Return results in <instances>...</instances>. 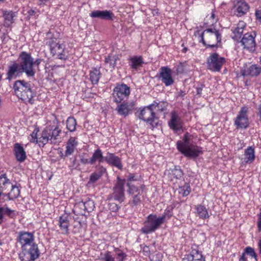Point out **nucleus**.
Here are the masks:
<instances>
[{
	"instance_id": "nucleus-1",
	"label": "nucleus",
	"mask_w": 261,
	"mask_h": 261,
	"mask_svg": "<svg viewBox=\"0 0 261 261\" xmlns=\"http://www.w3.org/2000/svg\"><path fill=\"white\" fill-rule=\"evenodd\" d=\"M39 128L35 127L29 137V140L33 143H42L45 144L48 141L51 142L56 141L61 133V129L59 127V121L54 117L53 120H49L46 123V126L42 132L40 137H38L37 134Z\"/></svg>"
},
{
	"instance_id": "nucleus-2",
	"label": "nucleus",
	"mask_w": 261,
	"mask_h": 261,
	"mask_svg": "<svg viewBox=\"0 0 261 261\" xmlns=\"http://www.w3.org/2000/svg\"><path fill=\"white\" fill-rule=\"evenodd\" d=\"M196 137L189 133H186L180 140L176 142L177 150L187 158L195 159L202 154L201 147L196 142Z\"/></svg>"
},
{
	"instance_id": "nucleus-3",
	"label": "nucleus",
	"mask_w": 261,
	"mask_h": 261,
	"mask_svg": "<svg viewBox=\"0 0 261 261\" xmlns=\"http://www.w3.org/2000/svg\"><path fill=\"white\" fill-rule=\"evenodd\" d=\"M13 88L16 95L25 104L34 103L36 91L31 82L18 80L14 83Z\"/></svg>"
},
{
	"instance_id": "nucleus-4",
	"label": "nucleus",
	"mask_w": 261,
	"mask_h": 261,
	"mask_svg": "<svg viewBox=\"0 0 261 261\" xmlns=\"http://www.w3.org/2000/svg\"><path fill=\"white\" fill-rule=\"evenodd\" d=\"M200 37L203 44L211 48L217 47L218 43L221 40V34L214 28L205 30Z\"/></svg>"
},
{
	"instance_id": "nucleus-5",
	"label": "nucleus",
	"mask_w": 261,
	"mask_h": 261,
	"mask_svg": "<svg viewBox=\"0 0 261 261\" xmlns=\"http://www.w3.org/2000/svg\"><path fill=\"white\" fill-rule=\"evenodd\" d=\"M162 220L155 214H150L146 218L141 231L144 234H149L155 231L163 224Z\"/></svg>"
},
{
	"instance_id": "nucleus-6",
	"label": "nucleus",
	"mask_w": 261,
	"mask_h": 261,
	"mask_svg": "<svg viewBox=\"0 0 261 261\" xmlns=\"http://www.w3.org/2000/svg\"><path fill=\"white\" fill-rule=\"evenodd\" d=\"M40 251L38 245L33 243L29 246L21 248V251L19 254L21 261H34L39 257Z\"/></svg>"
},
{
	"instance_id": "nucleus-7",
	"label": "nucleus",
	"mask_w": 261,
	"mask_h": 261,
	"mask_svg": "<svg viewBox=\"0 0 261 261\" xmlns=\"http://www.w3.org/2000/svg\"><path fill=\"white\" fill-rule=\"evenodd\" d=\"M248 108L242 107L234 120V125L237 129H246L249 125L248 115Z\"/></svg>"
},
{
	"instance_id": "nucleus-8",
	"label": "nucleus",
	"mask_w": 261,
	"mask_h": 261,
	"mask_svg": "<svg viewBox=\"0 0 261 261\" xmlns=\"http://www.w3.org/2000/svg\"><path fill=\"white\" fill-rule=\"evenodd\" d=\"M154 104H152L144 108L140 112L139 118L149 124L152 128H154L158 124V119L155 117V113L153 112L152 107Z\"/></svg>"
},
{
	"instance_id": "nucleus-9",
	"label": "nucleus",
	"mask_w": 261,
	"mask_h": 261,
	"mask_svg": "<svg viewBox=\"0 0 261 261\" xmlns=\"http://www.w3.org/2000/svg\"><path fill=\"white\" fill-rule=\"evenodd\" d=\"M130 93L129 88L125 84H117L113 89V97L115 102L120 103Z\"/></svg>"
},
{
	"instance_id": "nucleus-10",
	"label": "nucleus",
	"mask_w": 261,
	"mask_h": 261,
	"mask_svg": "<svg viewBox=\"0 0 261 261\" xmlns=\"http://www.w3.org/2000/svg\"><path fill=\"white\" fill-rule=\"evenodd\" d=\"M174 73L167 66H162L159 73V77L164 85L168 87L173 84L174 82Z\"/></svg>"
},
{
	"instance_id": "nucleus-11",
	"label": "nucleus",
	"mask_w": 261,
	"mask_h": 261,
	"mask_svg": "<svg viewBox=\"0 0 261 261\" xmlns=\"http://www.w3.org/2000/svg\"><path fill=\"white\" fill-rule=\"evenodd\" d=\"M233 3L232 11L238 17L245 15L249 10V5L244 0H236Z\"/></svg>"
},
{
	"instance_id": "nucleus-12",
	"label": "nucleus",
	"mask_w": 261,
	"mask_h": 261,
	"mask_svg": "<svg viewBox=\"0 0 261 261\" xmlns=\"http://www.w3.org/2000/svg\"><path fill=\"white\" fill-rule=\"evenodd\" d=\"M255 38V34L254 33H246L242 37L241 43L244 48L250 52H253L255 50L256 47Z\"/></svg>"
},
{
	"instance_id": "nucleus-13",
	"label": "nucleus",
	"mask_w": 261,
	"mask_h": 261,
	"mask_svg": "<svg viewBox=\"0 0 261 261\" xmlns=\"http://www.w3.org/2000/svg\"><path fill=\"white\" fill-rule=\"evenodd\" d=\"M19 65H39L41 64V60L37 59L34 60L31 54L26 51H22L17 59Z\"/></svg>"
},
{
	"instance_id": "nucleus-14",
	"label": "nucleus",
	"mask_w": 261,
	"mask_h": 261,
	"mask_svg": "<svg viewBox=\"0 0 261 261\" xmlns=\"http://www.w3.org/2000/svg\"><path fill=\"white\" fill-rule=\"evenodd\" d=\"M124 180L118 177L117 183L113 188L112 196L115 200L120 202L123 201L124 199Z\"/></svg>"
},
{
	"instance_id": "nucleus-15",
	"label": "nucleus",
	"mask_w": 261,
	"mask_h": 261,
	"mask_svg": "<svg viewBox=\"0 0 261 261\" xmlns=\"http://www.w3.org/2000/svg\"><path fill=\"white\" fill-rule=\"evenodd\" d=\"M17 241L21 245V248L29 247L34 241V235L33 233L27 231H20L18 232Z\"/></svg>"
},
{
	"instance_id": "nucleus-16",
	"label": "nucleus",
	"mask_w": 261,
	"mask_h": 261,
	"mask_svg": "<svg viewBox=\"0 0 261 261\" xmlns=\"http://www.w3.org/2000/svg\"><path fill=\"white\" fill-rule=\"evenodd\" d=\"M51 53L54 56H57L59 59H64L66 57L65 45L59 42H52L50 43Z\"/></svg>"
},
{
	"instance_id": "nucleus-17",
	"label": "nucleus",
	"mask_w": 261,
	"mask_h": 261,
	"mask_svg": "<svg viewBox=\"0 0 261 261\" xmlns=\"http://www.w3.org/2000/svg\"><path fill=\"white\" fill-rule=\"evenodd\" d=\"M169 127L175 132L180 130L182 127V122L181 118L175 112L171 113V117L170 120L168 122Z\"/></svg>"
},
{
	"instance_id": "nucleus-18",
	"label": "nucleus",
	"mask_w": 261,
	"mask_h": 261,
	"mask_svg": "<svg viewBox=\"0 0 261 261\" xmlns=\"http://www.w3.org/2000/svg\"><path fill=\"white\" fill-rule=\"evenodd\" d=\"M105 161L109 165L115 166L119 169L122 168L121 160L120 158L116 155L114 153L107 152L105 156Z\"/></svg>"
},
{
	"instance_id": "nucleus-19",
	"label": "nucleus",
	"mask_w": 261,
	"mask_h": 261,
	"mask_svg": "<svg viewBox=\"0 0 261 261\" xmlns=\"http://www.w3.org/2000/svg\"><path fill=\"white\" fill-rule=\"evenodd\" d=\"M78 145L77 139L76 137H70L69 140H68L66 147V150L65 152V154L64 155L62 152L61 156V158H64L65 156H68L71 154H72L76 146Z\"/></svg>"
},
{
	"instance_id": "nucleus-20",
	"label": "nucleus",
	"mask_w": 261,
	"mask_h": 261,
	"mask_svg": "<svg viewBox=\"0 0 261 261\" xmlns=\"http://www.w3.org/2000/svg\"><path fill=\"white\" fill-rule=\"evenodd\" d=\"M90 17L92 18H98L102 19L110 20L112 19L114 14L111 11L108 10H95L91 12L90 14Z\"/></svg>"
},
{
	"instance_id": "nucleus-21",
	"label": "nucleus",
	"mask_w": 261,
	"mask_h": 261,
	"mask_svg": "<svg viewBox=\"0 0 261 261\" xmlns=\"http://www.w3.org/2000/svg\"><path fill=\"white\" fill-rule=\"evenodd\" d=\"M246 26V23L243 21H240L237 24L236 27L232 29V38L235 41H239L241 38L244 29Z\"/></svg>"
},
{
	"instance_id": "nucleus-22",
	"label": "nucleus",
	"mask_w": 261,
	"mask_h": 261,
	"mask_svg": "<svg viewBox=\"0 0 261 261\" xmlns=\"http://www.w3.org/2000/svg\"><path fill=\"white\" fill-rule=\"evenodd\" d=\"M133 108L134 105L133 103L123 102L118 105L116 110L119 115L126 116L129 114Z\"/></svg>"
},
{
	"instance_id": "nucleus-23",
	"label": "nucleus",
	"mask_w": 261,
	"mask_h": 261,
	"mask_svg": "<svg viewBox=\"0 0 261 261\" xmlns=\"http://www.w3.org/2000/svg\"><path fill=\"white\" fill-rule=\"evenodd\" d=\"M14 152L16 160L19 162H23L27 158L26 153L23 147L19 143L14 145Z\"/></svg>"
},
{
	"instance_id": "nucleus-24",
	"label": "nucleus",
	"mask_w": 261,
	"mask_h": 261,
	"mask_svg": "<svg viewBox=\"0 0 261 261\" xmlns=\"http://www.w3.org/2000/svg\"><path fill=\"white\" fill-rule=\"evenodd\" d=\"M59 225L62 230V233L67 234L69 233V221L68 216L64 214L59 219Z\"/></svg>"
},
{
	"instance_id": "nucleus-25",
	"label": "nucleus",
	"mask_w": 261,
	"mask_h": 261,
	"mask_svg": "<svg viewBox=\"0 0 261 261\" xmlns=\"http://www.w3.org/2000/svg\"><path fill=\"white\" fill-rule=\"evenodd\" d=\"M208 65H222L226 63L225 59L217 53L211 55L207 59Z\"/></svg>"
},
{
	"instance_id": "nucleus-26",
	"label": "nucleus",
	"mask_w": 261,
	"mask_h": 261,
	"mask_svg": "<svg viewBox=\"0 0 261 261\" xmlns=\"http://www.w3.org/2000/svg\"><path fill=\"white\" fill-rule=\"evenodd\" d=\"M22 73L23 66H10L7 72V79H15L21 75Z\"/></svg>"
},
{
	"instance_id": "nucleus-27",
	"label": "nucleus",
	"mask_w": 261,
	"mask_h": 261,
	"mask_svg": "<svg viewBox=\"0 0 261 261\" xmlns=\"http://www.w3.org/2000/svg\"><path fill=\"white\" fill-rule=\"evenodd\" d=\"M244 162L246 164H251L255 160V150L252 146L248 147L244 151Z\"/></svg>"
},
{
	"instance_id": "nucleus-28",
	"label": "nucleus",
	"mask_w": 261,
	"mask_h": 261,
	"mask_svg": "<svg viewBox=\"0 0 261 261\" xmlns=\"http://www.w3.org/2000/svg\"><path fill=\"white\" fill-rule=\"evenodd\" d=\"M261 72L260 66H249L242 71L243 76L250 75L252 76L258 75Z\"/></svg>"
},
{
	"instance_id": "nucleus-29",
	"label": "nucleus",
	"mask_w": 261,
	"mask_h": 261,
	"mask_svg": "<svg viewBox=\"0 0 261 261\" xmlns=\"http://www.w3.org/2000/svg\"><path fill=\"white\" fill-rule=\"evenodd\" d=\"M4 18V25L6 27H10L14 22L15 13L11 11H5L3 13Z\"/></svg>"
},
{
	"instance_id": "nucleus-30",
	"label": "nucleus",
	"mask_w": 261,
	"mask_h": 261,
	"mask_svg": "<svg viewBox=\"0 0 261 261\" xmlns=\"http://www.w3.org/2000/svg\"><path fill=\"white\" fill-rule=\"evenodd\" d=\"M90 158L93 165L96 162L101 163L105 161V157L103 156L102 150L99 148H97L94 151Z\"/></svg>"
},
{
	"instance_id": "nucleus-31",
	"label": "nucleus",
	"mask_w": 261,
	"mask_h": 261,
	"mask_svg": "<svg viewBox=\"0 0 261 261\" xmlns=\"http://www.w3.org/2000/svg\"><path fill=\"white\" fill-rule=\"evenodd\" d=\"M9 189H10V191L7 194L8 200H13L19 196L20 189L17 185L12 184Z\"/></svg>"
},
{
	"instance_id": "nucleus-32",
	"label": "nucleus",
	"mask_w": 261,
	"mask_h": 261,
	"mask_svg": "<svg viewBox=\"0 0 261 261\" xmlns=\"http://www.w3.org/2000/svg\"><path fill=\"white\" fill-rule=\"evenodd\" d=\"M197 215L201 219H206L210 217L207 210L206 207L201 204L195 206Z\"/></svg>"
},
{
	"instance_id": "nucleus-33",
	"label": "nucleus",
	"mask_w": 261,
	"mask_h": 261,
	"mask_svg": "<svg viewBox=\"0 0 261 261\" xmlns=\"http://www.w3.org/2000/svg\"><path fill=\"white\" fill-rule=\"evenodd\" d=\"M12 184L10 180L7 177L5 174L0 176V190L3 191L9 189Z\"/></svg>"
},
{
	"instance_id": "nucleus-34",
	"label": "nucleus",
	"mask_w": 261,
	"mask_h": 261,
	"mask_svg": "<svg viewBox=\"0 0 261 261\" xmlns=\"http://www.w3.org/2000/svg\"><path fill=\"white\" fill-rule=\"evenodd\" d=\"M99 69V67H94L90 71V80L93 84H96L99 81L100 76Z\"/></svg>"
},
{
	"instance_id": "nucleus-35",
	"label": "nucleus",
	"mask_w": 261,
	"mask_h": 261,
	"mask_svg": "<svg viewBox=\"0 0 261 261\" xmlns=\"http://www.w3.org/2000/svg\"><path fill=\"white\" fill-rule=\"evenodd\" d=\"M115 261H127V255L122 250L118 248H115L114 249Z\"/></svg>"
},
{
	"instance_id": "nucleus-36",
	"label": "nucleus",
	"mask_w": 261,
	"mask_h": 261,
	"mask_svg": "<svg viewBox=\"0 0 261 261\" xmlns=\"http://www.w3.org/2000/svg\"><path fill=\"white\" fill-rule=\"evenodd\" d=\"M77 123L75 119L73 117H69L66 120V128L70 132H73L76 130Z\"/></svg>"
},
{
	"instance_id": "nucleus-37",
	"label": "nucleus",
	"mask_w": 261,
	"mask_h": 261,
	"mask_svg": "<svg viewBox=\"0 0 261 261\" xmlns=\"http://www.w3.org/2000/svg\"><path fill=\"white\" fill-rule=\"evenodd\" d=\"M169 174L171 177L173 176L176 179H180L183 176V172L178 166H175Z\"/></svg>"
},
{
	"instance_id": "nucleus-38",
	"label": "nucleus",
	"mask_w": 261,
	"mask_h": 261,
	"mask_svg": "<svg viewBox=\"0 0 261 261\" xmlns=\"http://www.w3.org/2000/svg\"><path fill=\"white\" fill-rule=\"evenodd\" d=\"M178 193L183 196H187L191 192V187L188 183H185L184 186H180L178 189Z\"/></svg>"
},
{
	"instance_id": "nucleus-39",
	"label": "nucleus",
	"mask_w": 261,
	"mask_h": 261,
	"mask_svg": "<svg viewBox=\"0 0 261 261\" xmlns=\"http://www.w3.org/2000/svg\"><path fill=\"white\" fill-rule=\"evenodd\" d=\"M100 260L101 261H115L114 252L106 251L101 254Z\"/></svg>"
},
{
	"instance_id": "nucleus-40",
	"label": "nucleus",
	"mask_w": 261,
	"mask_h": 261,
	"mask_svg": "<svg viewBox=\"0 0 261 261\" xmlns=\"http://www.w3.org/2000/svg\"><path fill=\"white\" fill-rule=\"evenodd\" d=\"M173 216L172 208L168 207L164 211L163 214L161 216H158L161 218L164 223L166 221L169 220Z\"/></svg>"
},
{
	"instance_id": "nucleus-41",
	"label": "nucleus",
	"mask_w": 261,
	"mask_h": 261,
	"mask_svg": "<svg viewBox=\"0 0 261 261\" xmlns=\"http://www.w3.org/2000/svg\"><path fill=\"white\" fill-rule=\"evenodd\" d=\"M83 205L85 210L89 213L92 212L95 207L94 201L90 199L83 202Z\"/></svg>"
},
{
	"instance_id": "nucleus-42",
	"label": "nucleus",
	"mask_w": 261,
	"mask_h": 261,
	"mask_svg": "<svg viewBox=\"0 0 261 261\" xmlns=\"http://www.w3.org/2000/svg\"><path fill=\"white\" fill-rule=\"evenodd\" d=\"M129 60L132 64V65H140L145 63L142 57L140 56L130 57Z\"/></svg>"
},
{
	"instance_id": "nucleus-43",
	"label": "nucleus",
	"mask_w": 261,
	"mask_h": 261,
	"mask_svg": "<svg viewBox=\"0 0 261 261\" xmlns=\"http://www.w3.org/2000/svg\"><path fill=\"white\" fill-rule=\"evenodd\" d=\"M25 73L28 77H32L36 72L33 66H23V73Z\"/></svg>"
},
{
	"instance_id": "nucleus-44",
	"label": "nucleus",
	"mask_w": 261,
	"mask_h": 261,
	"mask_svg": "<svg viewBox=\"0 0 261 261\" xmlns=\"http://www.w3.org/2000/svg\"><path fill=\"white\" fill-rule=\"evenodd\" d=\"M244 251L246 254L250 255L251 257L254 258L256 261L257 260V254L253 248L251 247H247L245 249Z\"/></svg>"
},
{
	"instance_id": "nucleus-45",
	"label": "nucleus",
	"mask_w": 261,
	"mask_h": 261,
	"mask_svg": "<svg viewBox=\"0 0 261 261\" xmlns=\"http://www.w3.org/2000/svg\"><path fill=\"white\" fill-rule=\"evenodd\" d=\"M192 256L196 260L200 261L204 257L201 253L198 250H193L192 251Z\"/></svg>"
},
{
	"instance_id": "nucleus-46",
	"label": "nucleus",
	"mask_w": 261,
	"mask_h": 261,
	"mask_svg": "<svg viewBox=\"0 0 261 261\" xmlns=\"http://www.w3.org/2000/svg\"><path fill=\"white\" fill-rule=\"evenodd\" d=\"M100 174H98L96 172L92 173L90 176L89 182L94 183L100 177Z\"/></svg>"
},
{
	"instance_id": "nucleus-47",
	"label": "nucleus",
	"mask_w": 261,
	"mask_h": 261,
	"mask_svg": "<svg viewBox=\"0 0 261 261\" xmlns=\"http://www.w3.org/2000/svg\"><path fill=\"white\" fill-rule=\"evenodd\" d=\"M127 186L129 188L128 192L129 194H134L135 193L138 192V189L137 187L131 185L129 182L127 183Z\"/></svg>"
},
{
	"instance_id": "nucleus-48",
	"label": "nucleus",
	"mask_w": 261,
	"mask_h": 261,
	"mask_svg": "<svg viewBox=\"0 0 261 261\" xmlns=\"http://www.w3.org/2000/svg\"><path fill=\"white\" fill-rule=\"evenodd\" d=\"M151 261H162V255L160 253H157L151 256Z\"/></svg>"
},
{
	"instance_id": "nucleus-49",
	"label": "nucleus",
	"mask_w": 261,
	"mask_h": 261,
	"mask_svg": "<svg viewBox=\"0 0 261 261\" xmlns=\"http://www.w3.org/2000/svg\"><path fill=\"white\" fill-rule=\"evenodd\" d=\"M140 196L139 195V193L136 195H135L133 199V203L135 205H137L140 203Z\"/></svg>"
},
{
	"instance_id": "nucleus-50",
	"label": "nucleus",
	"mask_w": 261,
	"mask_h": 261,
	"mask_svg": "<svg viewBox=\"0 0 261 261\" xmlns=\"http://www.w3.org/2000/svg\"><path fill=\"white\" fill-rule=\"evenodd\" d=\"M3 215H4V214H6L9 216H11L14 213V211L13 210H11V209L9 208L8 207H6V208L3 207Z\"/></svg>"
},
{
	"instance_id": "nucleus-51",
	"label": "nucleus",
	"mask_w": 261,
	"mask_h": 261,
	"mask_svg": "<svg viewBox=\"0 0 261 261\" xmlns=\"http://www.w3.org/2000/svg\"><path fill=\"white\" fill-rule=\"evenodd\" d=\"M221 66H208V69L214 72H219Z\"/></svg>"
},
{
	"instance_id": "nucleus-52",
	"label": "nucleus",
	"mask_w": 261,
	"mask_h": 261,
	"mask_svg": "<svg viewBox=\"0 0 261 261\" xmlns=\"http://www.w3.org/2000/svg\"><path fill=\"white\" fill-rule=\"evenodd\" d=\"M106 171V169L104 167L101 166L98 167V172L96 173L98 174H100V176H102Z\"/></svg>"
},
{
	"instance_id": "nucleus-53",
	"label": "nucleus",
	"mask_w": 261,
	"mask_h": 261,
	"mask_svg": "<svg viewBox=\"0 0 261 261\" xmlns=\"http://www.w3.org/2000/svg\"><path fill=\"white\" fill-rule=\"evenodd\" d=\"M81 162L84 164L93 165L92 162H91V158H90L89 159H85V158H81Z\"/></svg>"
},
{
	"instance_id": "nucleus-54",
	"label": "nucleus",
	"mask_w": 261,
	"mask_h": 261,
	"mask_svg": "<svg viewBox=\"0 0 261 261\" xmlns=\"http://www.w3.org/2000/svg\"><path fill=\"white\" fill-rule=\"evenodd\" d=\"M127 179L128 181H134L137 180L136 177L135 176L134 174L129 173L127 176Z\"/></svg>"
},
{
	"instance_id": "nucleus-55",
	"label": "nucleus",
	"mask_w": 261,
	"mask_h": 261,
	"mask_svg": "<svg viewBox=\"0 0 261 261\" xmlns=\"http://www.w3.org/2000/svg\"><path fill=\"white\" fill-rule=\"evenodd\" d=\"M255 14L256 19L261 23V10H256Z\"/></svg>"
},
{
	"instance_id": "nucleus-56",
	"label": "nucleus",
	"mask_w": 261,
	"mask_h": 261,
	"mask_svg": "<svg viewBox=\"0 0 261 261\" xmlns=\"http://www.w3.org/2000/svg\"><path fill=\"white\" fill-rule=\"evenodd\" d=\"M7 199V194H5L2 192H0V202H3Z\"/></svg>"
},
{
	"instance_id": "nucleus-57",
	"label": "nucleus",
	"mask_w": 261,
	"mask_h": 261,
	"mask_svg": "<svg viewBox=\"0 0 261 261\" xmlns=\"http://www.w3.org/2000/svg\"><path fill=\"white\" fill-rule=\"evenodd\" d=\"M212 20L211 23L213 24L214 22H216L217 20V19L216 18V15L214 11L212 12L211 16L209 17Z\"/></svg>"
},
{
	"instance_id": "nucleus-58",
	"label": "nucleus",
	"mask_w": 261,
	"mask_h": 261,
	"mask_svg": "<svg viewBox=\"0 0 261 261\" xmlns=\"http://www.w3.org/2000/svg\"><path fill=\"white\" fill-rule=\"evenodd\" d=\"M257 225L258 230L259 232H260L261 231V218H258Z\"/></svg>"
},
{
	"instance_id": "nucleus-59",
	"label": "nucleus",
	"mask_w": 261,
	"mask_h": 261,
	"mask_svg": "<svg viewBox=\"0 0 261 261\" xmlns=\"http://www.w3.org/2000/svg\"><path fill=\"white\" fill-rule=\"evenodd\" d=\"M257 115L259 117L260 120H261V103L258 106L257 108Z\"/></svg>"
},
{
	"instance_id": "nucleus-60",
	"label": "nucleus",
	"mask_w": 261,
	"mask_h": 261,
	"mask_svg": "<svg viewBox=\"0 0 261 261\" xmlns=\"http://www.w3.org/2000/svg\"><path fill=\"white\" fill-rule=\"evenodd\" d=\"M3 208L0 207V224L2 222L3 219Z\"/></svg>"
},
{
	"instance_id": "nucleus-61",
	"label": "nucleus",
	"mask_w": 261,
	"mask_h": 261,
	"mask_svg": "<svg viewBox=\"0 0 261 261\" xmlns=\"http://www.w3.org/2000/svg\"><path fill=\"white\" fill-rule=\"evenodd\" d=\"M245 252L242 254V255L241 256L240 259V261H246L247 259H246V258L245 257Z\"/></svg>"
},
{
	"instance_id": "nucleus-62",
	"label": "nucleus",
	"mask_w": 261,
	"mask_h": 261,
	"mask_svg": "<svg viewBox=\"0 0 261 261\" xmlns=\"http://www.w3.org/2000/svg\"><path fill=\"white\" fill-rule=\"evenodd\" d=\"M257 245H258L259 253L260 254H261V239L258 241Z\"/></svg>"
},
{
	"instance_id": "nucleus-63",
	"label": "nucleus",
	"mask_w": 261,
	"mask_h": 261,
	"mask_svg": "<svg viewBox=\"0 0 261 261\" xmlns=\"http://www.w3.org/2000/svg\"><path fill=\"white\" fill-rule=\"evenodd\" d=\"M109 60H110V61H113V59H111L110 58V57H109L108 58H106V63H107V64L109 63L110 64H113V63L112 62H109ZM117 64V63H114V64Z\"/></svg>"
},
{
	"instance_id": "nucleus-64",
	"label": "nucleus",
	"mask_w": 261,
	"mask_h": 261,
	"mask_svg": "<svg viewBox=\"0 0 261 261\" xmlns=\"http://www.w3.org/2000/svg\"><path fill=\"white\" fill-rule=\"evenodd\" d=\"M258 218H261V208H260V212L259 214Z\"/></svg>"
}]
</instances>
